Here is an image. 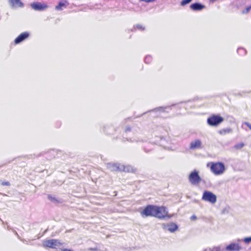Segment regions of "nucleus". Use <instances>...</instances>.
I'll return each mask as SVG.
<instances>
[{"instance_id":"28","label":"nucleus","mask_w":251,"mask_h":251,"mask_svg":"<svg viewBox=\"0 0 251 251\" xmlns=\"http://www.w3.org/2000/svg\"><path fill=\"white\" fill-rule=\"evenodd\" d=\"M192 1V0H182L180 2V4L183 6L190 3Z\"/></svg>"},{"instance_id":"5","label":"nucleus","mask_w":251,"mask_h":251,"mask_svg":"<svg viewBox=\"0 0 251 251\" xmlns=\"http://www.w3.org/2000/svg\"><path fill=\"white\" fill-rule=\"evenodd\" d=\"M188 180L192 185L197 186L201 181V178L199 174V172L194 170L191 172L188 176Z\"/></svg>"},{"instance_id":"36","label":"nucleus","mask_w":251,"mask_h":251,"mask_svg":"<svg viewBox=\"0 0 251 251\" xmlns=\"http://www.w3.org/2000/svg\"><path fill=\"white\" fill-rule=\"evenodd\" d=\"M190 219L191 220H195L197 219V217L196 215H193L191 217Z\"/></svg>"},{"instance_id":"19","label":"nucleus","mask_w":251,"mask_h":251,"mask_svg":"<svg viewBox=\"0 0 251 251\" xmlns=\"http://www.w3.org/2000/svg\"><path fill=\"white\" fill-rule=\"evenodd\" d=\"M113 130V127L110 125H106L103 126V131L106 134H110Z\"/></svg>"},{"instance_id":"38","label":"nucleus","mask_w":251,"mask_h":251,"mask_svg":"<svg viewBox=\"0 0 251 251\" xmlns=\"http://www.w3.org/2000/svg\"><path fill=\"white\" fill-rule=\"evenodd\" d=\"M237 242H241V241H243L242 240V239H238L237 240Z\"/></svg>"},{"instance_id":"37","label":"nucleus","mask_w":251,"mask_h":251,"mask_svg":"<svg viewBox=\"0 0 251 251\" xmlns=\"http://www.w3.org/2000/svg\"><path fill=\"white\" fill-rule=\"evenodd\" d=\"M203 251H211V248L206 249Z\"/></svg>"},{"instance_id":"33","label":"nucleus","mask_w":251,"mask_h":251,"mask_svg":"<svg viewBox=\"0 0 251 251\" xmlns=\"http://www.w3.org/2000/svg\"><path fill=\"white\" fill-rule=\"evenodd\" d=\"M139 0L140 1H144V2H147V3L152 2L155 1V0Z\"/></svg>"},{"instance_id":"14","label":"nucleus","mask_w":251,"mask_h":251,"mask_svg":"<svg viewBox=\"0 0 251 251\" xmlns=\"http://www.w3.org/2000/svg\"><path fill=\"white\" fill-rule=\"evenodd\" d=\"M226 249V250L229 251H239L241 250V247L239 245V244L232 243L227 246Z\"/></svg>"},{"instance_id":"9","label":"nucleus","mask_w":251,"mask_h":251,"mask_svg":"<svg viewBox=\"0 0 251 251\" xmlns=\"http://www.w3.org/2000/svg\"><path fill=\"white\" fill-rule=\"evenodd\" d=\"M32 8L36 11H43L48 7L46 4H42L40 2H34L31 3Z\"/></svg>"},{"instance_id":"8","label":"nucleus","mask_w":251,"mask_h":251,"mask_svg":"<svg viewBox=\"0 0 251 251\" xmlns=\"http://www.w3.org/2000/svg\"><path fill=\"white\" fill-rule=\"evenodd\" d=\"M106 167L111 171L121 172V169L123 168V164L119 163L110 162L106 164Z\"/></svg>"},{"instance_id":"10","label":"nucleus","mask_w":251,"mask_h":251,"mask_svg":"<svg viewBox=\"0 0 251 251\" xmlns=\"http://www.w3.org/2000/svg\"><path fill=\"white\" fill-rule=\"evenodd\" d=\"M162 227L164 229H167L171 232H174L176 231L178 228V226L174 223H171L169 224H163Z\"/></svg>"},{"instance_id":"40","label":"nucleus","mask_w":251,"mask_h":251,"mask_svg":"<svg viewBox=\"0 0 251 251\" xmlns=\"http://www.w3.org/2000/svg\"><path fill=\"white\" fill-rule=\"evenodd\" d=\"M13 160H12V161H13ZM11 161H12V160H10V161H8V162H7V163H10Z\"/></svg>"},{"instance_id":"4","label":"nucleus","mask_w":251,"mask_h":251,"mask_svg":"<svg viewBox=\"0 0 251 251\" xmlns=\"http://www.w3.org/2000/svg\"><path fill=\"white\" fill-rule=\"evenodd\" d=\"M224 120L223 117L219 115L213 114L207 119V124L211 126H217Z\"/></svg>"},{"instance_id":"29","label":"nucleus","mask_w":251,"mask_h":251,"mask_svg":"<svg viewBox=\"0 0 251 251\" xmlns=\"http://www.w3.org/2000/svg\"><path fill=\"white\" fill-rule=\"evenodd\" d=\"M251 9V5L247 6L245 10L242 11L243 14H247Z\"/></svg>"},{"instance_id":"34","label":"nucleus","mask_w":251,"mask_h":251,"mask_svg":"<svg viewBox=\"0 0 251 251\" xmlns=\"http://www.w3.org/2000/svg\"><path fill=\"white\" fill-rule=\"evenodd\" d=\"M125 131V132L126 133L130 131H131V127L130 126H127L126 127Z\"/></svg>"},{"instance_id":"23","label":"nucleus","mask_w":251,"mask_h":251,"mask_svg":"<svg viewBox=\"0 0 251 251\" xmlns=\"http://www.w3.org/2000/svg\"><path fill=\"white\" fill-rule=\"evenodd\" d=\"M237 52L240 55H244L247 53L246 50L243 48H238Z\"/></svg>"},{"instance_id":"20","label":"nucleus","mask_w":251,"mask_h":251,"mask_svg":"<svg viewBox=\"0 0 251 251\" xmlns=\"http://www.w3.org/2000/svg\"><path fill=\"white\" fill-rule=\"evenodd\" d=\"M123 168L121 169V172H131L133 170V168L131 166H125L124 165H123Z\"/></svg>"},{"instance_id":"12","label":"nucleus","mask_w":251,"mask_h":251,"mask_svg":"<svg viewBox=\"0 0 251 251\" xmlns=\"http://www.w3.org/2000/svg\"><path fill=\"white\" fill-rule=\"evenodd\" d=\"M202 142L200 139H196L191 142L189 146L190 150L200 149L202 148Z\"/></svg>"},{"instance_id":"32","label":"nucleus","mask_w":251,"mask_h":251,"mask_svg":"<svg viewBox=\"0 0 251 251\" xmlns=\"http://www.w3.org/2000/svg\"><path fill=\"white\" fill-rule=\"evenodd\" d=\"M211 251H220V248L218 247H214L213 249H211Z\"/></svg>"},{"instance_id":"2","label":"nucleus","mask_w":251,"mask_h":251,"mask_svg":"<svg viewBox=\"0 0 251 251\" xmlns=\"http://www.w3.org/2000/svg\"><path fill=\"white\" fill-rule=\"evenodd\" d=\"M176 105V104H173L170 106H160L156 108H155L154 109H152L151 110H149L146 112L143 113L142 115L140 116H138L137 117H140L142 115L148 113V112H151L153 113L154 115L153 116V117H158L162 113L167 112L168 113L169 111H167V109H171L172 107Z\"/></svg>"},{"instance_id":"6","label":"nucleus","mask_w":251,"mask_h":251,"mask_svg":"<svg viewBox=\"0 0 251 251\" xmlns=\"http://www.w3.org/2000/svg\"><path fill=\"white\" fill-rule=\"evenodd\" d=\"M202 200L213 204L217 201V196L212 192L205 190L203 193Z\"/></svg>"},{"instance_id":"30","label":"nucleus","mask_w":251,"mask_h":251,"mask_svg":"<svg viewBox=\"0 0 251 251\" xmlns=\"http://www.w3.org/2000/svg\"><path fill=\"white\" fill-rule=\"evenodd\" d=\"M1 184L2 186H10V183L8 181H2V182H1Z\"/></svg>"},{"instance_id":"21","label":"nucleus","mask_w":251,"mask_h":251,"mask_svg":"<svg viewBox=\"0 0 251 251\" xmlns=\"http://www.w3.org/2000/svg\"><path fill=\"white\" fill-rule=\"evenodd\" d=\"M232 130L231 128H224V129H221V130L219 131V133L221 134H226V133H231L232 132Z\"/></svg>"},{"instance_id":"18","label":"nucleus","mask_w":251,"mask_h":251,"mask_svg":"<svg viewBox=\"0 0 251 251\" xmlns=\"http://www.w3.org/2000/svg\"><path fill=\"white\" fill-rule=\"evenodd\" d=\"M153 146H154L152 143H151L150 142H148V143H147L143 147V148L144 151L146 153H149L153 149Z\"/></svg>"},{"instance_id":"35","label":"nucleus","mask_w":251,"mask_h":251,"mask_svg":"<svg viewBox=\"0 0 251 251\" xmlns=\"http://www.w3.org/2000/svg\"><path fill=\"white\" fill-rule=\"evenodd\" d=\"M88 250L91 251H97L98 249L97 248H90L88 249Z\"/></svg>"},{"instance_id":"39","label":"nucleus","mask_w":251,"mask_h":251,"mask_svg":"<svg viewBox=\"0 0 251 251\" xmlns=\"http://www.w3.org/2000/svg\"><path fill=\"white\" fill-rule=\"evenodd\" d=\"M28 158H31L32 157V155H29L27 156Z\"/></svg>"},{"instance_id":"22","label":"nucleus","mask_w":251,"mask_h":251,"mask_svg":"<svg viewBox=\"0 0 251 251\" xmlns=\"http://www.w3.org/2000/svg\"><path fill=\"white\" fill-rule=\"evenodd\" d=\"M245 146V144L243 142H241L238 144H235L233 146V148L236 150H241Z\"/></svg>"},{"instance_id":"24","label":"nucleus","mask_w":251,"mask_h":251,"mask_svg":"<svg viewBox=\"0 0 251 251\" xmlns=\"http://www.w3.org/2000/svg\"><path fill=\"white\" fill-rule=\"evenodd\" d=\"M136 28L139 30L143 31L145 30V28L142 25H140V24H137L136 25L134 26L133 28L132 29V31H135L136 30Z\"/></svg>"},{"instance_id":"17","label":"nucleus","mask_w":251,"mask_h":251,"mask_svg":"<svg viewBox=\"0 0 251 251\" xmlns=\"http://www.w3.org/2000/svg\"><path fill=\"white\" fill-rule=\"evenodd\" d=\"M157 139L155 141V144H158L160 146L165 147L166 141L162 136H156Z\"/></svg>"},{"instance_id":"7","label":"nucleus","mask_w":251,"mask_h":251,"mask_svg":"<svg viewBox=\"0 0 251 251\" xmlns=\"http://www.w3.org/2000/svg\"><path fill=\"white\" fill-rule=\"evenodd\" d=\"M43 246L52 249H56L57 247L62 245L59 240L57 239H50L44 241L43 242Z\"/></svg>"},{"instance_id":"25","label":"nucleus","mask_w":251,"mask_h":251,"mask_svg":"<svg viewBox=\"0 0 251 251\" xmlns=\"http://www.w3.org/2000/svg\"><path fill=\"white\" fill-rule=\"evenodd\" d=\"M63 7H66L65 4L62 2H59L57 5L55 6V9L57 10H62Z\"/></svg>"},{"instance_id":"26","label":"nucleus","mask_w":251,"mask_h":251,"mask_svg":"<svg viewBox=\"0 0 251 251\" xmlns=\"http://www.w3.org/2000/svg\"><path fill=\"white\" fill-rule=\"evenodd\" d=\"M152 61V57L150 55H148L146 56L144 59V61L146 64H149Z\"/></svg>"},{"instance_id":"1","label":"nucleus","mask_w":251,"mask_h":251,"mask_svg":"<svg viewBox=\"0 0 251 251\" xmlns=\"http://www.w3.org/2000/svg\"><path fill=\"white\" fill-rule=\"evenodd\" d=\"M142 217H153L159 219H170L172 215L168 213L167 207L164 206L148 204L140 212Z\"/></svg>"},{"instance_id":"31","label":"nucleus","mask_w":251,"mask_h":251,"mask_svg":"<svg viewBox=\"0 0 251 251\" xmlns=\"http://www.w3.org/2000/svg\"><path fill=\"white\" fill-rule=\"evenodd\" d=\"M230 142L228 141L227 142L222 143L221 145L223 147H225L226 146H228L229 145H230Z\"/></svg>"},{"instance_id":"41","label":"nucleus","mask_w":251,"mask_h":251,"mask_svg":"<svg viewBox=\"0 0 251 251\" xmlns=\"http://www.w3.org/2000/svg\"><path fill=\"white\" fill-rule=\"evenodd\" d=\"M0 194H1V195H3V196H6V195H5V194H2V193H0Z\"/></svg>"},{"instance_id":"11","label":"nucleus","mask_w":251,"mask_h":251,"mask_svg":"<svg viewBox=\"0 0 251 251\" xmlns=\"http://www.w3.org/2000/svg\"><path fill=\"white\" fill-rule=\"evenodd\" d=\"M29 36V33L28 32H24L21 33L14 40V43L16 44H18L25 40Z\"/></svg>"},{"instance_id":"43","label":"nucleus","mask_w":251,"mask_h":251,"mask_svg":"<svg viewBox=\"0 0 251 251\" xmlns=\"http://www.w3.org/2000/svg\"><path fill=\"white\" fill-rule=\"evenodd\" d=\"M190 101H191V100H189L187 101V102H190Z\"/></svg>"},{"instance_id":"42","label":"nucleus","mask_w":251,"mask_h":251,"mask_svg":"<svg viewBox=\"0 0 251 251\" xmlns=\"http://www.w3.org/2000/svg\"><path fill=\"white\" fill-rule=\"evenodd\" d=\"M16 234L18 236H19V235H18V233H17V232H16Z\"/></svg>"},{"instance_id":"15","label":"nucleus","mask_w":251,"mask_h":251,"mask_svg":"<svg viewBox=\"0 0 251 251\" xmlns=\"http://www.w3.org/2000/svg\"><path fill=\"white\" fill-rule=\"evenodd\" d=\"M190 7L193 11H200L205 8V5L200 2H195L191 4Z\"/></svg>"},{"instance_id":"27","label":"nucleus","mask_w":251,"mask_h":251,"mask_svg":"<svg viewBox=\"0 0 251 251\" xmlns=\"http://www.w3.org/2000/svg\"><path fill=\"white\" fill-rule=\"evenodd\" d=\"M242 240L243 242H244L246 244H249L251 243V237H248L244 238L243 239H242Z\"/></svg>"},{"instance_id":"13","label":"nucleus","mask_w":251,"mask_h":251,"mask_svg":"<svg viewBox=\"0 0 251 251\" xmlns=\"http://www.w3.org/2000/svg\"><path fill=\"white\" fill-rule=\"evenodd\" d=\"M9 2L11 7L14 8L23 7L24 6V3L21 0H9Z\"/></svg>"},{"instance_id":"3","label":"nucleus","mask_w":251,"mask_h":251,"mask_svg":"<svg viewBox=\"0 0 251 251\" xmlns=\"http://www.w3.org/2000/svg\"><path fill=\"white\" fill-rule=\"evenodd\" d=\"M210 170L215 175H220L225 172L226 168L224 163L218 162L212 163Z\"/></svg>"},{"instance_id":"16","label":"nucleus","mask_w":251,"mask_h":251,"mask_svg":"<svg viewBox=\"0 0 251 251\" xmlns=\"http://www.w3.org/2000/svg\"><path fill=\"white\" fill-rule=\"evenodd\" d=\"M48 198L55 204L62 203L64 202V200L62 199L52 196L51 195H48Z\"/></svg>"}]
</instances>
